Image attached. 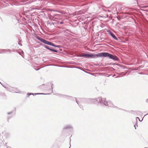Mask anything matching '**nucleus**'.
Returning <instances> with one entry per match:
<instances>
[{"label": "nucleus", "instance_id": "obj_24", "mask_svg": "<svg viewBox=\"0 0 148 148\" xmlns=\"http://www.w3.org/2000/svg\"><path fill=\"white\" fill-rule=\"evenodd\" d=\"M20 92V91H19V90H17V91H15V92L16 93H19V92Z\"/></svg>", "mask_w": 148, "mask_h": 148}, {"label": "nucleus", "instance_id": "obj_26", "mask_svg": "<svg viewBox=\"0 0 148 148\" xmlns=\"http://www.w3.org/2000/svg\"><path fill=\"white\" fill-rule=\"evenodd\" d=\"M134 127H135V129H136V125H134Z\"/></svg>", "mask_w": 148, "mask_h": 148}, {"label": "nucleus", "instance_id": "obj_23", "mask_svg": "<svg viewBox=\"0 0 148 148\" xmlns=\"http://www.w3.org/2000/svg\"><path fill=\"white\" fill-rule=\"evenodd\" d=\"M78 56L80 57H84L83 53L81 55H79Z\"/></svg>", "mask_w": 148, "mask_h": 148}, {"label": "nucleus", "instance_id": "obj_15", "mask_svg": "<svg viewBox=\"0 0 148 148\" xmlns=\"http://www.w3.org/2000/svg\"><path fill=\"white\" fill-rule=\"evenodd\" d=\"M55 23H53L52 22H50L49 21H48L47 22V23L50 25H54Z\"/></svg>", "mask_w": 148, "mask_h": 148}, {"label": "nucleus", "instance_id": "obj_9", "mask_svg": "<svg viewBox=\"0 0 148 148\" xmlns=\"http://www.w3.org/2000/svg\"><path fill=\"white\" fill-rule=\"evenodd\" d=\"M50 93H47V94H44L43 93H36L35 94H33V93L28 92L27 93V97H28L31 95H33L34 96V95H48V94H50Z\"/></svg>", "mask_w": 148, "mask_h": 148}, {"label": "nucleus", "instance_id": "obj_34", "mask_svg": "<svg viewBox=\"0 0 148 148\" xmlns=\"http://www.w3.org/2000/svg\"><path fill=\"white\" fill-rule=\"evenodd\" d=\"M19 54H20V55H21V56H22V55H21V54L19 53Z\"/></svg>", "mask_w": 148, "mask_h": 148}, {"label": "nucleus", "instance_id": "obj_6", "mask_svg": "<svg viewBox=\"0 0 148 148\" xmlns=\"http://www.w3.org/2000/svg\"><path fill=\"white\" fill-rule=\"evenodd\" d=\"M43 46L46 49L49 50L52 52H55L56 53H57L58 52V51L57 50H55L51 48L50 47L47 45H43Z\"/></svg>", "mask_w": 148, "mask_h": 148}, {"label": "nucleus", "instance_id": "obj_20", "mask_svg": "<svg viewBox=\"0 0 148 148\" xmlns=\"http://www.w3.org/2000/svg\"><path fill=\"white\" fill-rule=\"evenodd\" d=\"M13 111H12L10 112H8L7 113V114H8V115L10 114H12V113H13Z\"/></svg>", "mask_w": 148, "mask_h": 148}, {"label": "nucleus", "instance_id": "obj_7", "mask_svg": "<svg viewBox=\"0 0 148 148\" xmlns=\"http://www.w3.org/2000/svg\"><path fill=\"white\" fill-rule=\"evenodd\" d=\"M107 32L109 34L110 36L116 40H118V39L115 36V35L110 30H107Z\"/></svg>", "mask_w": 148, "mask_h": 148}, {"label": "nucleus", "instance_id": "obj_36", "mask_svg": "<svg viewBox=\"0 0 148 148\" xmlns=\"http://www.w3.org/2000/svg\"><path fill=\"white\" fill-rule=\"evenodd\" d=\"M0 83L2 84H1V82H0Z\"/></svg>", "mask_w": 148, "mask_h": 148}, {"label": "nucleus", "instance_id": "obj_10", "mask_svg": "<svg viewBox=\"0 0 148 148\" xmlns=\"http://www.w3.org/2000/svg\"><path fill=\"white\" fill-rule=\"evenodd\" d=\"M71 97L72 99H75V101H76L77 103V104L79 106V107H80V108L82 109L83 110V107H82V106L79 103V100H78V99H77L75 98H73V97Z\"/></svg>", "mask_w": 148, "mask_h": 148}, {"label": "nucleus", "instance_id": "obj_12", "mask_svg": "<svg viewBox=\"0 0 148 148\" xmlns=\"http://www.w3.org/2000/svg\"><path fill=\"white\" fill-rule=\"evenodd\" d=\"M73 127L71 125H66L63 128L64 129H73Z\"/></svg>", "mask_w": 148, "mask_h": 148}, {"label": "nucleus", "instance_id": "obj_11", "mask_svg": "<svg viewBox=\"0 0 148 148\" xmlns=\"http://www.w3.org/2000/svg\"><path fill=\"white\" fill-rule=\"evenodd\" d=\"M7 144V143H5V144L3 141L2 143H1V145L0 147V148H8V147H7V146L6 145V144Z\"/></svg>", "mask_w": 148, "mask_h": 148}, {"label": "nucleus", "instance_id": "obj_2", "mask_svg": "<svg viewBox=\"0 0 148 148\" xmlns=\"http://www.w3.org/2000/svg\"><path fill=\"white\" fill-rule=\"evenodd\" d=\"M99 57H108L110 59H112L116 61H118L119 60L118 58L115 55H114L108 52H101L99 53Z\"/></svg>", "mask_w": 148, "mask_h": 148}, {"label": "nucleus", "instance_id": "obj_25", "mask_svg": "<svg viewBox=\"0 0 148 148\" xmlns=\"http://www.w3.org/2000/svg\"><path fill=\"white\" fill-rule=\"evenodd\" d=\"M59 23H60V24H63V22L62 21V22H60Z\"/></svg>", "mask_w": 148, "mask_h": 148}, {"label": "nucleus", "instance_id": "obj_37", "mask_svg": "<svg viewBox=\"0 0 148 148\" xmlns=\"http://www.w3.org/2000/svg\"><path fill=\"white\" fill-rule=\"evenodd\" d=\"M38 1H39L40 0H38Z\"/></svg>", "mask_w": 148, "mask_h": 148}, {"label": "nucleus", "instance_id": "obj_18", "mask_svg": "<svg viewBox=\"0 0 148 148\" xmlns=\"http://www.w3.org/2000/svg\"><path fill=\"white\" fill-rule=\"evenodd\" d=\"M51 84V89H50L49 90V91H51V92H53V84Z\"/></svg>", "mask_w": 148, "mask_h": 148}, {"label": "nucleus", "instance_id": "obj_33", "mask_svg": "<svg viewBox=\"0 0 148 148\" xmlns=\"http://www.w3.org/2000/svg\"><path fill=\"white\" fill-rule=\"evenodd\" d=\"M70 145H71V144H70ZM70 147H71V146L69 147V148H70Z\"/></svg>", "mask_w": 148, "mask_h": 148}, {"label": "nucleus", "instance_id": "obj_31", "mask_svg": "<svg viewBox=\"0 0 148 148\" xmlns=\"http://www.w3.org/2000/svg\"><path fill=\"white\" fill-rule=\"evenodd\" d=\"M147 114H148V113L147 114H146L145 115V116H146V115H147Z\"/></svg>", "mask_w": 148, "mask_h": 148}, {"label": "nucleus", "instance_id": "obj_28", "mask_svg": "<svg viewBox=\"0 0 148 148\" xmlns=\"http://www.w3.org/2000/svg\"><path fill=\"white\" fill-rule=\"evenodd\" d=\"M40 69V68H39V69H36V71H38V70H39V69Z\"/></svg>", "mask_w": 148, "mask_h": 148}, {"label": "nucleus", "instance_id": "obj_27", "mask_svg": "<svg viewBox=\"0 0 148 148\" xmlns=\"http://www.w3.org/2000/svg\"><path fill=\"white\" fill-rule=\"evenodd\" d=\"M146 101L148 103V99L146 100Z\"/></svg>", "mask_w": 148, "mask_h": 148}, {"label": "nucleus", "instance_id": "obj_29", "mask_svg": "<svg viewBox=\"0 0 148 148\" xmlns=\"http://www.w3.org/2000/svg\"><path fill=\"white\" fill-rule=\"evenodd\" d=\"M18 44H19V45H22L21 44H20V43H18Z\"/></svg>", "mask_w": 148, "mask_h": 148}, {"label": "nucleus", "instance_id": "obj_5", "mask_svg": "<svg viewBox=\"0 0 148 148\" xmlns=\"http://www.w3.org/2000/svg\"><path fill=\"white\" fill-rule=\"evenodd\" d=\"M78 100L79 101H80V103H90V101H94L95 100H96L95 99H90L88 98H78Z\"/></svg>", "mask_w": 148, "mask_h": 148}, {"label": "nucleus", "instance_id": "obj_3", "mask_svg": "<svg viewBox=\"0 0 148 148\" xmlns=\"http://www.w3.org/2000/svg\"><path fill=\"white\" fill-rule=\"evenodd\" d=\"M36 38L37 39H38L41 42L45 43L46 45H49L50 46H53L55 47H58V48H61L62 46L61 45H57L53 43L48 41H47L44 39H43L40 37L37 36L36 37Z\"/></svg>", "mask_w": 148, "mask_h": 148}, {"label": "nucleus", "instance_id": "obj_30", "mask_svg": "<svg viewBox=\"0 0 148 148\" xmlns=\"http://www.w3.org/2000/svg\"><path fill=\"white\" fill-rule=\"evenodd\" d=\"M22 53H23V51H22Z\"/></svg>", "mask_w": 148, "mask_h": 148}, {"label": "nucleus", "instance_id": "obj_13", "mask_svg": "<svg viewBox=\"0 0 148 148\" xmlns=\"http://www.w3.org/2000/svg\"><path fill=\"white\" fill-rule=\"evenodd\" d=\"M9 3L11 5H16L17 3L14 0H9Z\"/></svg>", "mask_w": 148, "mask_h": 148}, {"label": "nucleus", "instance_id": "obj_14", "mask_svg": "<svg viewBox=\"0 0 148 148\" xmlns=\"http://www.w3.org/2000/svg\"><path fill=\"white\" fill-rule=\"evenodd\" d=\"M2 134H3L4 136L6 138H8L9 137L10 134L8 132H2Z\"/></svg>", "mask_w": 148, "mask_h": 148}, {"label": "nucleus", "instance_id": "obj_16", "mask_svg": "<svg viewBox=\"0 0 148 148\" xmlns=\"http://www.w3.org/2000/svg\"><path fill=\"white\" fill-rule=\"evenodd\" d=\"M2 51H7L9 52L10 53V49H3Z\"/></svg>", "mask_w": 148, "mask_h": 148}, {"label": "nucleus", "instance_id": "obj_22", "mask_svg": "<svg viewBox=\"0 0 148 148\" xmlns=\"http://www.w3.org/2000/svg\"><path fill=\"white\" fill-rule=\"evenodd\" d=\"M12 18L13 19H16V17L15 15L13 17H12Z\"/></svg>", "mask_w": 148, "mask_h": 148}, {"label": "nucleus", "instance_id": "obj_8", "mask_svg": "<svg viewBox=\"0 0 148 148\" xmlns=\"http://www.w3.org/2000/svg\"><path fill=\"white\" fill-rule=\"evenodd\" d=\"M141 10L145 11L148 12V6H144L140 7Z\"/></svg>", "mask_w": 148, "mask_h": 148}, {"label": "nucleus", "instance_id": "obj_32", "mask_svg": "<svg viewBox=\"0 0 148 148\" xmlns=\"http://www.w3.org/2000/svg\"><path fill=\"white\" fill-rule=\"evenodd\" d=\"M138 127L137 125V124L136 123V127Z\"/></svg>", "mask_w": 148, "mask_h": 148}, {"label": "nucleus", "instance_id": "obj_1", "mask_svg": "<svg viewBox=\"0 0 148 148\" xmlns=\"http://www.w3.org/2000/svg\"><path fill=\"white\" fill-rule=\"evenodd\" d=\"M95 100L101 106H105L112 108H116L118 109H120L118 108V107L115 106L111 101H106V99L105 98H102L101 97H99L96 98Z\"/></svg>", "mask_w": 148, "mask_h": 148}, {"label": "nucleus", "instance_id": "obj_4", "mask_svg": "<svg viewBox=\"0 0 148 148\" xmlns=\"http://www.w3.org/2000/svg\"><path fill=\"white\" fill-rule=\"evenodd\" d=\"M99 53L97 54L92 53L90 54L83 53L84 57L86 58H95L99 57Z\"/></svg>", "mask_w": 148, "mask_h": 148}, {"label": "nucleus", "instance_id": "obj_21", "mask_svg": "<svg viewBox=\"0 0 148 148\" xmlns=\"http://www.w3.org/2000/svg\"><path fill=\"white\" fill-rule=\"evenodd\" d=\"M137 119H138L140 122H141L143 120V119L141 121V120H140V119H139V118L138 117H136V121H137Z\"/></svg>", "mask_w": 148, "mask_h": 148}, {"label": "nucleus", "instance_id": "obj_17", "mask_svg": "<svg viewBox=\"0 0 148 148\" xmlns=\"http://www.w3.org/2000/svg\"><path fill=\"white\" fill-rule=\"evenodd\" d=\"M13 116V115H12L11 116H8L7 117V120L9 122V120L11 119L12 116Z\"/></svg>", "mask_w": 148, "mask_h": 148}, {"label": "nucleus", "instance_id": "obj_35", "mask_svg": "<svg viewBox=\"0 0 148 148\" xmlns=\"http://www.w3.org/2000/svg\"><path fill=\"white\" fill-rule=\"evenodd\" d=\"M8 148H11L10 147H8Z\"/></svg>", "mask_w": 148, "mask_h": 148}, {"label": "nucleus", "instance_id": "obj_19", "mask_svg": "<svg viewBox=\"0 0 148 148\" xmlns=\"http://www.w3.org/2000/svg\"><path fill=\"white\" fill-rule=\"evenodd\" d=\"M73 68H77V69H80L82 70V68L81 67H73Z\"/></svg>", "mask_w": 148, "mask_h": 148}]
</instances>
